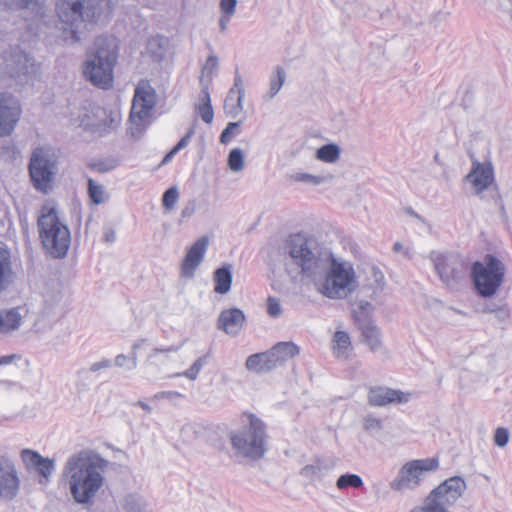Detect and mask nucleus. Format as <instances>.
I'll use <instances>...</instances> for the list:
<instances>
[{"label": "nucleus", "instance_id": "obj_1", "mask_svg": "<svg viewBox=\"0 0 512 512\" xmlns=\"http://www.w3.org/2000/svg\"><path fill=\"white\" fill-rule=\"evenodd\" d=\"M114 0H57L55 13L65 42L80 41L79 33L87 27L110 19Z\"/></svg>", "mask_w": 512, "mask_h": 512}, {"label": "nucleus", "instance_id": "obj_2", "mask_svg": "<svg viewBox=\"0 0 512 512\" xmlns=\"http://www.w3.org/2000/svg\"><path fill=\"white\" fill-rule=\"evenodd\" d=\"M103 460L81 452L72 455L63 469L73 499L80 504L91 501L103 485Z\"/></svg>", "mask_w": 512, "mask_h": 512}, {"label": "nucleus", "instance_id": "obj_3", "mask_svg": "<svg viewBox=\"0 0 512 512\" xmlns=\"http://www.w3.org/2000/svg\"><path fill=\"white\" fill-rule=\"evenodd\" d=\"M117 61V44L114 38L100 36L94 48L87 54L83 75L94 86L107 90L113 86L114 66Z\"/></svg>", "mask_w": 512, "mask_h": 512}, {"label": "nucleus", "instance_id": "obj_4", "mask_svg": "<svg viewBox=\"0 0 512 512\" xmlns=\"http://www.w3.org/2000/svg\"><path fill=\"white\" fill-rule=\"evenodd\" d=\"M284 253L289 256L288 267L294 266L310 278L326 271L329 263V256L321 252L316 242L300 233L287 238Z\"/></svg>", "mask_w": 512, "mask_h": 512}, {"label": "nucleus", "instance_id": "obj_5", "mask_svg": "<svg viewBox=\"0 0 512 512\" xmlns=\"http://www.w3.org/2000/svg\"><path fill=\"white\" fill-rule=\"evenodd\" d=\"M39 237L46 251L55 258H63L71 244L70 230L54 203H45L37 221Z\"/></svg>", "mask_w": 512, "mask_h": 512}, {"label": "nucleus", "instance_id": "obj_6", "mask_svg": "<svg viewBox=\"0 0 512 512\" xmlns=\"http://www.w3.org/2000/svg\"><path fill=\"white\" fill-rule=\"evenodd\" d=\"M240 424L241 427L231 431L229 435L233 449L248 458H261L266 452L265 424L251 413H243Z\"/></svg>", "mask_w": 512, "mask_h": 512}, {"label": "nucleus", "instance_id": "obj_7", "mask_svg": "<svg viewBox=\"0 0 512 512\" xmlns=\"http://www.w3.org/2000/svg\"><path fill=\"white\" fill-rule=\"evenodd\" d=\"M325 280L321 284V293L330 299L345 298L357 285L353 265L348 261L329 258Z\"/></svg>", "mask_w": 512, "mask_h": 512}, {"label": "nucleus", "instance_id": "obj_8", "mask_svg": "<svg viewBox=\"0 0 512 512\" xmlns=\"http://www.w3.org/2000/svg\"><path fill=\"white\" fill-rule=\"evenodd\" d=\"M0 64V76L13 79L19 85L30 84L34 81L38 66L35 60L19 46L5 51Z\"/></svg>", "mask_w": 512, "mask_h": 512}, {"label": "nucleus", "instance_id": "obj_9", "mask_svg": "<svg viewBox=\"0 0 512 512\" xmlns=\"http://www.w3.org/2000/svg\"><path fill=\"white\" fill-rule=\"evenodd\" d=\"M71 121L86 131L102 136L117 128L120 116L100 106L88 104L73 112Z\"/></svg>", "mask_w": 512, "mask_h": 512}, {"label": "nucleus", "instance_id": "obj_10", "mask_svg": "<svg viewBox=\"0 0 512 512\" xmlns=\"http://www.w3.org/2000/svg\"><path fill=\"white\" fill-rule=\"evenodd\" d=\"M29 175L36 190L48 193L57 173V157L50 147H37L29 161Z\"/></svg>", "mask_w": 512, "mask_h": 512}, {"label": "nucleus", "instance_id": "obj_11", "mask_svg": "<svg viewBox=\"0 0 512 512\" xmlns=\"http://www.w3.org/2000/svg\"><path fill=\"white\" fill-rule=\"evenodd\" d=\"M505 275V265L495 256L486 255L483 262L476 261L472 266V278L478 293L483 297L493 296L501 286Z\"/></svg>", "mask_w": 512, "mask_h": 512}, {"label": "nucleus", "instance_id": "obj_12", "mask_svg": "<svg viewBox=\"0 0 512 512\" xmlns=\"http://www.w3.org/2000/svg\"><path fill=\"white\" fill-rule=\"evenodd\" d=\"M156 104V94L154 88L147 82L141 81L135 88L132 107L130 112V127L128 129L131 136L138 139L146 128V121Z\"/></svg>", "mask_w": 512, "mask_h": 512}, {"label": "nucleus", "instance_id": "obj_13", "mask_svg": "<svg viewBox=\"0 0 512 512\" xmlns=\"http://www.w3.org/2000/svg\"><path fill=\"white\" fill-rule=\"evenodd\" d=\"M440 280L448 287H455L466 274V263L456 253L432 251L429 255Z\"/></svg>", "mask_w": 512, "mask_h": 512}, {"label": "nucleus", "instance_id": "obj_14", "mask_svg": "<svg viewBox=\"0 0 512 512\" xmlns=\"http://www.w3.org/2000/svg\"><path fill=\"white\" fill-rule=\"evenodd\" d=\"M438 467L435 458L417 459L405 463L399 470L397 477L390 483L394 491L412 490L420 485L425 473L434 471Z\"/></svg>", "mask_w": 512, "mask_h": 512}, {"label": "nucleus", "instance_id": "obj_15", "mask_svg": "<svg viewBox=\"0 0 512 512\" xmlns=\"http://www.w3.org/2000/svg\"><path fill=\"white\" fill-rule=\"evenodd\" d=\"M21 491V478L15 462L0 455V501L9 503L16 500Z\"/></svg>", "mask_w": 512, "mask_h": 512}, {"label": "nucleus", "instance_id": "obj_16", "mask_svg": "<svg viewBox=\"0 0 512 512\" xmlns=\"http://www.w3.org/2000/svg\"><path fill=\"white\" fill-rule=\"evenodd\" d=\"M466 488L465 480L460 476H454L432 490L425 500L451 507L462 497Z\"/></svg>", "mask_w": 512, "mask_h": 512}, {"label": "nucleus", "instance_id": "obj_17", "mask_svg": "<svg viewBox=\"0 0 512 512\" xmlns=\"http://www.w3.org/2000/svg\"><path fill=\"white\" fill-rule=\"evenodd\" d=\"M210 239L208 236H201L190 247L181 263V274L184 278H193L196 269L202 263L207 252Z\"/></svg>", "mask_w": 512, "mask_h": 512}, {"label": "nucleus", "instance_id": "obj_18", "mask_svg": "<svg viewBox=\"0 0 512 512\" xmlns=\"http://www.w3.org/2000/svg\"><path fill=\"white\" fill-rule=\"evenodd\" d=\"M21 115V107L7 94L0 93V136H9Z\"/></svg>", "mask_w": 512, "mask_h": 512}, {"label": "nucleus", "instance_id": "obj_19", "mask_svg": "<svg viewBox=\"0 0 512 512\" xmlns=\"http://www.w3.org/2000/svg\"><path fill=\"white\" fill-rule=\"evenodd\" d=\"M0 7L13 11H31L34 16L31 22L28 23V29L35 35L38 34L40 23L44 22L46 16V9L39 0H0Z\"/></svg>", "mask_w": 512, "mask_h": 512}, {"label": "nucleus", "instance_id": "obj_20", "mask_svg": "<svg viewBox=\"0 0 512 512\" xmlns=\"http://www.w3.org/2000/svg\"><path fill=\"white\" fill-rule=\"evenodd\" d=\"M21 460L28 472L37 473L48 481L55 470L54 460L41 456L38 452L24 449L21 451Z\"/></svg>", "mask_w": 512, "mask_h": 512}, {"label": "nucleus", "instance_id": "obj_21", "mask_svg": "<svg viewBox=\"0 0 512 512\" xmlns=\"http://www.w3.org/2000/svg\"><path fill=\"white\" fill-rule=\"evenodd\" d=\"M475 193L480 194L486 190L494 180V173L491 164L474 161L472 168L466 176Z\"/></svg>", "mask_w": 512, "mask_h": 512}, {"label": "nucleus", "instance_id": "obj_22", "mask_svg": "<svg viewBox=\"0 0 512 512\" xmlns=\"http://www.w3.org/2000/svg\"><path fill=\"white\" fill-rule=\"evenodd\" d=\"M409 399V393L388 387L371 388L368 394V401L373 406H385L391 403H407Z\"/></svg>", "mask_w": 512, "mask_h": 512}, {"label": "nucleus", "instance_id": "obj_23", "mask_svg": "<svg viewBox=\"0 0 512 512\" xmlns=\"http://www.w3.org/2000/svg\"><path fill=\"white\" fill-rule=\"evenodd\" d=\"M245 315L238 308L223 310L218 318L217 327L226 334L236 336L243 327Z\"/></svg>", "mask_w": 512, "mask_h": 512}, {"label": "nucleus", "instance_id": "obj_24", "mask_svg": "<svg viewBox=\"0 0 512 512\" xmlns=\"http://www.w3.org/2000/svg\"><path fill=\"white\" fill-rule=\"evenodd\" d=\"M268 351L273 367L276 369L298 355L300 348L293 342H279Z\"/></svg>", "mask_w": 512, "mask_h": 512}, {"label": "nucleus", "instance_id": "obj_25", "mask_svg": "<svg viewBox=\"0 0 512 512\" xmlns=\"http://www.w3.org/2000/svg\"><path fill=\"white\" fill-rule=\"evenodd\" d=\"M199 82L201 92L198 97V102L195 104V109L205 123L211 124L214 118V111L211 105L208 83H205L203 78H200Z\"/></svg>", "mask_w": 512, "mask_h": 512}, {"label": "nucleus", "instance_id": "obj_26", "mask_svg": "<svg viewBox=\"0 0 512 512\" xmlns=\"http://www.w3.org/2000/svg\"><path fill=\"white\" fill-rule=\"evenodd\" d=\"M22 322L19 308L0 310V334H8L17 330Z\"/></svg>", "mask_w": 512, "mask_h": 512}, {"label": "nucleus", "instance_id": "obj_27", "mask_svg": "<svg viewBox=\"0 0 512 512\" xmlns=\"http://www.w3.org/2000/svg\"><path fill=\"white\" fill-rule=\"evenodd\" d=\"M333 463L329 460L317 459L312 464L301 469V475L311 481L320 480L333 469Z\"/></svg>", "mask_w": 512, "mask_h": 512}, {"label": "nucleus", "instance_id": "obj_28", "mask_svg": "<svg viewBox=\"0 0 512 512\" xmlns=\"http://www.w3.org/2000/svg\"><path fill=\"white\" fill-rule=\"evenodd\" d=\"M246 368L255 373H267L274 370L269 351L250 355L246 360Z\"/></svg>", "mask_w": 512, "mask_h": 512}, {"label": "nucleus", "instance_id": "obj_29", "mask_svg": "<svg viewBox=\"0 0 512 512\" xmlns=\"http://www.w3.org/2000/svg\"><path fill=\"white\" fill-rule=\"evenodd\" d=\"M286 76V71L282 66L274 67L269 75V88L263 95L265 101L272 100L280 92L286 81Z\"/></svg>", "mask_w": 512, "mask_h": 512}, {"label": "nucleus", "instance_id": "obj_30", "mask_svg": "<svg viewBox=\"0 0 512 512\" xmlns=\"http://www.w3.org/2000/svg\"><path fill=\"white\" fill-rule=\"evenodd\" d=\"M179 349L180 346L177 345H171L166 348H154L148 354L145 364L156 368L164 366L170 360V353H175Z\"/></svg>", "mask_w": 512, "mask_h": 512}, {"label": "nucleus", "instance_id": "obj_31", "mask_svg": "<svg viewBox=\"0 0 512 512\" xmlns=\"http://www.w3.org/2000/svg\"><path fill=\"white\" fill-rule=\"evenodd\" d=\"M244 97V95L237 94L234 90H229L224 101L225 113L232 118L239 116L244 109Z\"/></svg>", "mask_w": 512, "mask_h": 512}, {"label": "nucleus", "instance_id": "obj_32", "mask_svg": "<svg viewBox=\"0 0 512 512\" xmlns=\"http://www.w3.org/2000/svg\"><path fill=\"white\" fill-rule=\"evenodd\" d=\"M214 291L218 294H226L230 291L232 274L229 268L222 267L214 272Z\"/></svg>", "mask_w": 512, "mask_h": 512}, {"label": "nucleus", "instance_id": "obj_33", "mask_svg": "<svg viewBox=\"0 0 512 512\" xmlns=\"http://www.w3.org/2000/svg\"><path fill=\"white\" fill-rule=\"evenodd\" d=\"M12 274L10 253L7 249L0 247V291L4 290Z\"/></svg>", "mask_w": 512, "mask_h": 512}, {"label": "nucleus", "instance_id": "obj_34", "mask_svg": "<svg viewBox=\"0 0 512 512\" xmlns=\"http://www.w3.org/2000/svg\"><path fill=\"white\" fill-rule=\"evenodd\" d=\"M351 341L347 332L337 331L333 337V353L338 358H346L350 350Z\"/></svg>", "mask_w": 512, "mask_h": 512}, {"label": "nucleus", "instance_id": "obj_35", "mask_svg": "<svg viewBox=\"0 0 512 512\" xmlns=\"http://www.w3.org/2000/svg\"><path fill=\"white\" fill-rule=\"evenodd\" d=\"M341 155V149L339 145L335 143L325 144L319 147L316 151V159L325 163H336Z\"/></svg>", "mask_w": 512, "mask_h": 512}, {"label": "nucleus", "instance_id": "obj_36", "mask_svg": "<svg viewBox=\"0 0 512 512\" xmlns=\"http://www.w3.org/2000/svg\"><path fill=\"white\" fill-rule=\"evenodd\" d=\"M146 53L154 60L160 61L166 53V40L161 36L151 37L147 41Z\"/></svg>", "mask_w": 512, "mask_h": 512}, {"label": "nucleus", "instance_id": "obj_37", "mask_svg": "<svg viewBox=\"0 0 512 512\" xmlns=\"http://www.w3.org/2000/svg\"><path fill=\"white\" fill-rule=\"evenodd\" d=\"M362 336L365 343L372 351H377L381 347V338L379 329L372 324L362 327Z\"/></svg>", "mask_w": 512, "mask_h": 512}, {"label": "nucleus", "instance_id": "obj_38", "mask_svg": "<svg viewBox=\"0 0 512 512\" xmlns=\"http://www.w3.org/2000/svg\"><path fill=\"white\" fill-rule=\"evenodd\" d=\"M88 193L94 204H102L107 200L106 191L103 185L98 184L93 179L88 180Z\"/></svg>", "mask_w": 512, "mask_h": 512}, {"label": "nucleus", "instance_id": "obj_39", "mask_svg": "<svg viewBox=\"0 0 512 512\" xmlns=\"http://www.w3.org/2000/svg\"><path fill=\"white\" fill-rule=\"evenodd\" d=\"M228 167L233 172H240L245 167L243 151L240 148H234L228 155Z\"/></svg>", "mask_w": 512, "mask_h": 512}, {"label": "nucleus", "instance_id": "obj_40", "mask_svg": "<svg viewBox=\"0 0 512 512\" xmlns=\"http://www.w3.org/2000/svg\"><path fill=\"white\" fill-rule=\"evenodd\" d=\"M363 485V480L356 474L341 475L336 482L338 489H345L347 487L360 488Z\"/></svg>", "mask_w": 512, "mask_h": 512}, {"label": "nucleus", "instance_id": "obj_41", "mask_svg": "<svg viewBox=\"0 0 512 512\" xmlns=\"http://www.w3.org/2000/svg\"><path fill=\"white\" fill-rule=\"evenodd\" d=\"M218 68V58L215 55H210L202 67V76L205 83H210L213 75Z\"/></svg>", "mask_w": 512, "mask_h": 512}, {"label": "nucleus", "instance_id": "obj_42", "mask_svg": "<svg viewBox=\"0 0 512 512\" xmlns=\"http://www.w3.org/2000/svg\"><path fill=\"white\" fill-rule=\"evenodd\" d=\"M115 365L126 370H134L138 365L137 353L131 352L129 356L125 354L117 355L115 357Z\"/></svg>", "mask_w": 512, "mask_h": 512}, {"label": "nucleus", "instance_id": "obj_43", "mask_svg": "<svg viewBox=\"0 0 512 512\" xmlns=\"http://www.w3.org/2000/svg\"><path fill=\"white\" fill-rule=\"evenodd\" d=\"M241 132L240 122H230L220 135V142L222 144H228L231 140L238 136Z\"/></svg>", "mask_w": 512, "mask_h": 512}, {"label": "nucleus", "instance_id": "obj_44", "mask_svg": "<svg viewBox=\"0 0 512 512\" xmlns=\"http://www.w3.org/2000/svg\"><path fill=\"white\" fill-rule=\"evenodd\" d=\"M205 364L204 358H198L189 369L182 373H175L169 377H181L184 376L190 380H195Z\"/></svg>", "mask_w": 512, "mask_h": 512}, {"label": "nucleus", "instance_id": "obj_45", "mask_svg": "<svg viewBox=\"0 0 512 512\" xmlns=\"http://www.w3.org/2000/svg\"><path fill=\"white\" fill-rule=\"evenodd\" d=\"M93 383V379L90 371L81 369L78 371V380L76 382V388L78 392L88 391Z\"/></svg>", "mask_w": 512, "mask_h": 512}, {"label": "nucleus", "instance_id": "obj_46", "mask_svg": "<svg viewBox=\"0 0 512 512\" xmlns=\"http://www.w3.org/2000/svg\"><path fill=\"white\" fill-rule=\"evenodd\" d=\"M293 179L297 182L308 183L314 186L321 185L327 181V177L312 175L309 173H297L293 176Z\"/></svg>", "mask_w": 512, "mask_h": 512}, {"label": "nucleus", "instance_id": "obj_47", "mask_svg": "<svg viewBox=\"0 0 512 512\" xmlns=\"http://www.w3.org/2000/svg\"><path fill=\"white\" fill-rule=\"evenodd\" d=\"M179 200V191L176 187H171L165 191L162 203L165 209L172 210Z\"/></svg>", "mask_w": 512, "mask_h": 512}, {"label": "nucleus", "instance_id": "obj_48", "mask_svg": "<svg viewBox=\"0 0 512 512\" xmlns=\"http://www.w3.org/2000/svg\"><path fill=\"white\" fill-rule=\"evenodd\" d=\"M267 313L273 318H278L282 315V307L280 301L275 297L267 299Z\"/></svg>", "mask_w": 512, "mask_h": 512}, {"label": "nucleus", "instance_id": "obj_49", "mask_svg": "<svg viewBox=\"0 0 512 512\" xmlns=\"http://www.w3.org/2000/svg\"><path fill=\"white\" fill-rule=\"evenodd\" d=\"M219 6L222 15L233 17L236 12L237 0H220Z\"/></svg>", "mask_w": 512, "mask_h": 512}, {"label": "nucleus", "instance_id": "obj_50", "mask_svg": "<svg viewBox=\"0 0 512 512\" xmlns=\"http://www.w3.org/2000/svg\"><path fill=\"white\" fill-rule=\"evenodd\" d=\"M447 506L436 504L435 502H430L428 500L424 501L423 506L416 507L415 509L420 510L421 512H449Z\"/></svg>", "mask_w": 512, "mask_h": 512}, {"label": "nucleus", "instance_id": "obj_51", "mask_svg": "<svg viewBox=\"0 0 512 512\" xmlns=\"http://www.w3.org/2000/svg\"><path fill=\"white\" fill-rule=\"evenodd\" d=\"M509 441V432L505 428H497L494 435V442L499 447H504Z\"/></svg>", "mask_w": 512, "mask_h": 512}, {"label": "nucleus", "instance_id": "obj_52", "mask_svg": "<svg viewBox=\"0 0 512 512\" xmlns=\"http://www.w3.org/2000/svg\"><path fill=\"white\" fill-rule=\"evenodd\" d=\"M364 429L366 431H379L382 429V421L374 416H367L364 419Z\"/></svg>", "mask_w": 512, "mask_h": 512}, {"label": "nucleus", "instance_id": "obj_53", "mask_svg": "<svg viewBox=\"0 0 512 512\" xmlns=\"http://www.w3.org/2000/svg\"><path fill=\"white\" fill-rule=\"evenodd\" d=\"M229 90H234L235 92H237V94H241V95L245 96L243 78L240 75V73L238 72V70H236L235 75H234L233 86Z\"/></svg>", "mask_w": 512, "mask_h": 512}, {"label": "nucleus", "instance_id": "obj_54", "mask_svg": "<svg viewBox=\"0 0 512 512\" xmlns=\"http://www.w3.org/2000/svg\"><path fill=\"white\" fill-rule=\"evenodd\" d=\"M183 395L177 391H161L156 393L152 399L154 400H161V399H168L173 400L175 398L182 397Z\"/></svg>", "mask_w": 512, "mask_h": 512}, {"label": "nucleus", "instance_id": "obj_55", "mask_svg": "<svg viewBox=\"0 0 512 512\" xmlns=\"http://www.w3.org/2000/svg\"><path fill=\"white\" fill-rule=\"evenodd\" d=\"M112 367V361L109 359H103L101 361L95 362L90 366V369L88 371L91 372H98L102 369L110 368Z\"/></svg>", "mask_w": 512, "mask_h": 512}, {"label": "nucleus", "instance_id": "obj_56", "mask_svg": "<svg viewBox=\"0 0 512 512\" xmlns=\"http://www.w3.org/2000/svg\"><path fill=\"white\" fill-rule=\"evenodd\" d=\"M193 134H194V130H193V129H190V130L187 132V134H186L184 137H182V138L180 139V141L176 144V146L173 148V149H174V152H178V151H180L181 149L185 148V147L189 144V142H190V140H191V138H192Z\"/></svg>", "mask_w": 512, "mask_h": 512}, {"label": "nucleus", "instance_id": "obj_57", "mask_svg": "<svg viewBox=\"0 0 512 512\" xmlns=\"http://www.w3.org/2000/svg\"><path fill=\"white\" fill-rule=\"evenodd\" d=\"M92 168L98 172L105 173V172H109V171L113 170L115 168V164L100 161V162L94 163L92 165Z\"/></svg>", "mask_w": 512, "mask_h": 512}, {"label": "nucleus", "instance_id": "obj_58", "mask_svg": "<svg viewBox=\"0 0 512 512\" xmlns=\"http://www.w3.org/2000/svg\"><path fill=\"white\" fill-rule=\"evenodd\" d=\"M485 311L491 312V313H496L500 317H505L508 314V310L506 309L505 305L497 306V307L496 306H487L485 308Z\"/></svg>", "mask_w": 512, "mask_h": 512}, {"label": "nucleus", "instance_id": "obj_59", "mask_svg": "<svg viewBox=\"0 0 512 512\" xmlns=\"http://www.w3.org/2000/svg\"><path fill=\"white\" fill-rule=\"evenodd\" d=\"M195 213V203L191 202L186 205L181 211L182 218H190Z\"/></svg>", "mask_w": 512, "mask_h": 512}, {"label": "nucleus", "instance_id": "obj_60", "mask_svg": "<svg viewBox=\"0 0 512 512\" xmlns=\"http://www.w3.org/2000/svg\"><path fill=\"white\" fill-rule=\"evenodd\" d=\"M117 239V236H116V233L114 230L112 229H107L105 230L104 232V240L107 242V243H114Z\"/></svg>", "mask_w": 512, "mask_h": 512}, {"label": "nucleus", "instance_id": "obj_61", "mask_svg": "<svg viewBox=\"0 0 512 512\" xmlns=\"http://www.w3.org/2000/svg\"><path fill=\"white\" fill-rule=\"evenodd\" d=\"M231 18L232 17H230V16H226V15H222L221 14L220 19H219V26H220V30L222 32L226 31L228 22L230 21Z\"/></svg>", "mask_w": 512, "mask_h": 512}, {"label": "nucleus", "instance_id": "obj_62", "mask_svg": "<svg viewBox=\"0 0 512 512\" xmlns=\"http://www.w3.org/2000/svg\"><path fill=\"white\" fill-rule=\"evenodd\" d=\"M16 355H7L0 357V365H8L13 362V360L16 358Z\"/></svg>", "mask_w": 512, "mask_h": 512}, {"label": "nucleus", "instance_id": "obj_63", "mask_svg": "<svg viewBox=\"0 0 512 512\" xmlns=\"http://www.w3.org/2000/svg\"><path fill=\"white\" fill-rule=\"evenodd\" d=\"M16 383L9 380H0V389L9 390L11 387L15 386Z\"/></svg>", "mask_w": 512, "mask_h": 512}, {"label": "nucleus", "instance_id": "obj_64", "mask_svg": "<svg viewBox=\"0 0 512 512\" xmlns=\"http://www.w3.org/2000/svg\"><path fill=\"white\" fill-rule=\"evenodd\" d=\"M177 152H174V149H172L169 153L165 155V157L162 160V164H168L172 158L175 156Z\"/></svg>", "mask_w": 512, "mask_h": 512}]
</instances>
